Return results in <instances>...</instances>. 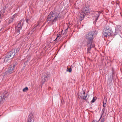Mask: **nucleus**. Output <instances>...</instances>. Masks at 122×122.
<instances>
[{
    "instance_id": "obj_1",
    "label": "nucleus",
    "mask_w": 122,
    "mask_h": 122,
    "mask_svg": "<svg viewBox=\"0 0 122 122\" xmlns=\"http://www.w3.org/2000/svg\"><path fill=\"white\" fill-rule=\"evenodd\" d=\"M62 18L61 14L60 15V13L57 14L55 11H51L47 16L46 22L48 24L50 23L51 25H52Z\"/></svg>"
},
{
    "instance_id": "obj_2",
    "label": "nucleus",
    "mask_w": 122,
    "mask_h": 122,
    "mask_svg": "<svg viewBox=\"0 0 122 122\" xmlns=\"http://www.w3.org/2000/svg\"><path fill=\"white\" fill-rule=\"evenodd\" d=\"M95 33L94 31H91L86 34L85 36V38L87 41V44L88 47L87 51H90L91 49L92 43L95 37L94 36Z\"/></svg>"
},
{
    "instance_id": "obj_3",
    "label": "nucleus",
    "mask_w": 122,
    "mask_h": 122,
    "mask_svg": "<svg viewBox=\"0 0 122 122\" xmlns=\"http://www.w3.org/2000/svg\"><path fill=\"white\" fill-rule=\"evenodd\" d=\"M90 13L89 7H87L86 5L82 9L81 11L80 15V20L81 21L85 17L86 15H88Z\"/></svg>"
},
{
    "instance_id": "obj_4",
    "label": "nucleus",
    "mask_w": 122,
    "mask_h": 122,
    "mask_svg": "<svg viewBox=\"0 0 122 122\" xmlns=\"http://www.w3.org/2000/svg\"><path fill=\"white\" fill-rule=\"evenodd\" d=\"M20 49V48L18 47L13 49L11 51L8 52L7 54V56L11 59L13 58L14 56L17 55V53Z\"/></svg>"
},
{
    "instance_id": "obj_5",
    "label": "nucleus",
    "mask_w": 122,
    "mask_h": 122,
    "mask_svg": "<svg viewBox=\"0 0 122 122\" xmlns=\"http://www.w3.org/2000/svg\"><path fill=\"white\" fill-rule=\"evenodd\" d=\"M103 36L107 37L110 36H113L112 31L109 26H107L103 30L102 32Z\"/></svg>"
},
{
    "instance_id": "obj_6",
    "label": "nucleus",
    "mask_w": 122,
    "mask_h": 122,
    "mask_svg": "<svg viewBox=\"0 0 122 122\" xmlns=\"http://www.w3.org/2000/svg\"><path fill=\"white\" fill-rule=\"evenodd\" d=\"M50 76V74L48 72H46L43 73L42 76L41 78V85H42L49 80Z\"/></svg>"
},
{
    "instance_id": "obj_7",
    "label": "nucleus",
    "mask_w": 122,
    "mask_h": 122,
    "mask_svg": "<svg viewBox=\"0 0 122 122\" xmlns=\"http://www.w3.org/2000/svg\"><path fill=\"white\" fill-rule=\"evenodd\" d=\"M9 94L8 92L4 91L3 94L0 97V103H3L4 102L5 98L7 97L9 95Z\"/></svg>"
},
{
    "instance_id": "obj_8",
    "label": "nucleus",
    "mask_w": 122,
    "mask_h": 122,
    "mask_svg": "<svg viewBox=\"0 0 122 122\" xmlns=\"http://www.w3.org/2000/svg\"><path fill=\"white\" fill-rule=\"evenodd\" d=\"M101 13L100 11H94L92 12V14L95 17V20L96 21L98 20Z\"/></svg>"
},
{
    "instance_id": "obj_9",
    "label": "nucleus",
    "mask_w": 122,
    "mask_h": 122,
    "mask_svg": "<svg viewBox=\"0 0 122 122\" xmlns=\"http://www.w3.org/2000/svg\"><path fill=\"white\" fill-rule=\"evenodd\" d=\"M16 65H14L12 66H10L8 68L7 72L8 73L11 74L14 72V69L15 68Z\"/></svg>"
},
{
    "instance_id": "obj_10",
    "label": "nucleus",
    "mask_w": 122,
    "mask_h": 122,
    "mask_svg": "<svg viewBox=\"0 0 122 122\" xmlns=\"http://www.w3.org/2000/svg\"><path fill=\"white\" fill-rule=\"evenodd\" d=\"M34 117L33 114L30 113L28 117L26 120L27 122H34Z\"/></svg>"
},
{
    "instance_id": "obj_11",
    "label": "nucleus",
    "mask_w": 122,
    "mask_h": 122,
    "mask_svg": "<svg viewBox=\"0 0 122 122\" xmlns=\"http://www.w3.org/2000/svg\"><path fill=\"white\" fill-rule=\"evenodd\" d=\"M119 26H117L115 27V31L114 33L112 31V34L113 35V36H115L118 33V32H119Z\"/></svg>"
},
{
    "instance_id": "obj_12",
    "label": "nucleus",
    "mask_w": 122,
    "mask_h": 122,
    "mask_svg": "<svg viewBox=\"0 0 122 122\" xmlns=\"http://www.w3.org/2000/svg\"><path fill=\"white\" fill-rule=\"evenodd\" d=\"M87 96L86 94L85 95H82L81 96H80V98H81V99H83L86 101L88 99V98H87Z\"/></svg>"
},
{
    "instance_id": "obj_13",
    "label": "nucleus",
    "mask_w": 122,
    "mask_h": 122,
    "mask_svg": "<svg viewBox=\"0 0 122 122\" xmlns=\"http://www.w3.org/2000/svg\"><path fill=\"white\" fill-rule=\"evenodd\" d=\"M107 99L105 97H104V99L103 101V107H106V104L107 102Z\"/></svg>"
},
{
    "instance_id": "obj_14",
    "label": "nucleus",
    "mask_w": 122,
    "mask_h": 122,
    "mask_svg": "<svg viewBox=\"0 0 122 122\" xmlns=\"http://www.w3.org/2000/svg\"><path fill=\"white\" fill-rule=\"evenodd\" d=\"M21 30V29H19L17 28H16V31L15 33L16 34L18 35L20 34V30Z\"/></svg>"
},
{
    "instance_id": "obj_15",
    "label": "nucleus",
    "mask_w": 122,
    "mask_h": 122,
    "mask_svg": "<svg viewBox=\"0 0 122 122\" xmlns=\"http://www.w3.org/2000/svg\"><path fill=\"white\" fill-rule=\"evenodd\" d=\"M4 60L5 61V62L6 63V62L8 60H10L11 59L7 56V55H6L4 57Z\"/></svg>"
},
{
    "instance_id": "obj_16",
    "label": "nucleus",
    "mask_w": 122,
    "mask_h": 122,
    "mask_svg": "<svg viewBox=\"0 0 122 122\" xmlns=\"http://www.w3.org/2000/svg\"><path fill=\"white\" fill-rule=\"evenodd\" d=\"M17 28L19 29H21L22 28V26L21 25V23L20 22L18 23V24L17 27Z\"/></svg>"
},
{
    "instance_id": "obj_17",
    "label": "nucleus",
    "mask_w": 122,
    "mask_h": 122,
    "mask_svg": "<svg viewBox=\"0 0 122 122\" xmlns=\"http://www.w3.org/2000/svg\"><path fill=\"white\" fill-rule=\"evenodd\" d=\"M13 20L14 19L13 18H11L8 21V24H10L12 23L13 22Z\"/></svg>"
},
{
    "instance_id": "obj_18",
    "label": "nucleus",
    "mask_w": 122,
    "mask_h": 122,
    "mask_svg": "<svg viewBox=\"0 0 122 122\" xmlns=\"http://www.w3.org/2000/svg\"><path fill=\"white\" fill-rule=\"evenodd\" d=\"M28 90V88L27 87H26L23 89V92H26Z\"/></svg>"
},
{
    "instance_id": "obj_19",
    "label": "nucleus",
    "mask_w": 122,
    "mask_h": 122,
    "mask_svg": "<svg viewBox=\"0 0 122 122\" xmlns=\"http://www.w3.org/2000/svg\"><path fill=\"white\" fill-rule=\"evenodd\" d=\"M4 59H5L4 57H2L1 58L0 60L1 61L2 63H3L4 62H5V61L4 60Z\"/></svg>"
},
{
    "instance_id": "obj_20",
    "label": "nucleus",
    "mask_w": 122,
    "mask_h": 122,
    "mask_svg": "<svg viewBox=\"0 0 122 122\" xmlns=\"http://www.w3.org/2000/svg\"><path fill=\"white\" fill-rule=\"evenodd\" d=\"M8 73L6 71L3 74V79L4 78H5L7 76V74Z\"/></svg>"
},
{
    "instance_id": "obj_21",
    "label": "nucleus",
    "mask_w": 122,
    "mask_h": 122,
    "mask_svg": "<svg viewBox=\"0 0 122 122\" xmlns=\"http://www.w3.org/2000/svg\"><path fill=\"white\" fill-rule=\"evenodd\" d=\"M66 71H67L69 72H71V71L72 69L71 68V67L70 68H69L67 67V69L66 70Z\"/></svg>"
},
{
    "instance_id": "obj_22",
    "label": "nucleus",
    "mask_w": 122,
    "mask_h": 122,
    "mask_svg": "<svg viewBox=\"0 0 122 122\" xmlns=\"http://www.w3.org/2000/svg\"><path fill=\"white\" fill-rule=\"evenodd\" d=\"M96 97H94L92 99V100L91 102L92 103H93L96 100Z\"/></svg>"
},
{
    "instance_id": "obj_23",
    "label": "nucleus",
    "mask_w": 122,
    "mask_h": 122,
    "mask_svg": "<svg viewBox=\"0 0 122 122\" xmlns=\"http://www.w3.org/2000/svg\"><path fill=\"white\" fill-rule=\"evenodd\" d=\"M29 60H27L25 61L24 63V64L25 65V66H26L27 65V62H29Z\"/></svg>"
},
{
    "instance_id": "obj_24",
    "label": "nucleus",
    "mask_w": 122,
    "mask_h": 122,
    "mask_svg": "<svg viewBox=\"0 0 122 122\" xmlns=\"http://www.w3.org/2000/svg\"><path fill=\"white\" fill-rule=\"evenodd\" d=\"M17 14H14L13 15L12 17V18H13V19H14L15 18V17L16 16H17Z\"/></svg>"
},
{
    "instance_id": "obj_25",
    "label": "nucleus",
    "mask_w": 122,
    "mask_h": 122,
    "mask_svg": "<svg viewBox=\"0 0 122 122\" xmlns=\"http://www.w3.org/2000/svg\"><path fill=\"white\" fill-rule=\"evenodd\" d=\"M105 107L103 108L102 109V114H103V113H104V112H105Z\"/></svg>"
},
{
    "instance_id": "obj_26",
    "label": "nucleus",
    "mask_w": 122,
    "mask_h": 122,
    "mask_svg": "<svg viewBox=\"0 0 122 122\" xmlns=\"http://www.w3.org/2000/svg\"><path fill=\"white\" fill-rule=\"evenodd\" d=\"M105 121V118H102L100 122H104Z\"/></svg>"
},
{
    "instance_id": "obj_27",
    "label": "nucleus",
    "mask_w": 122,
    "mask_h": 122,
    "mask_svg": "<svg viewBox=\"0 0 122 122\" xmlns=\"http://www.w3.org/2000/svg\"><path fill=\"white\" fill-rule=\"evenodd\" d=\"M23 37V36H21L19 38L17 39V40H18L17 41H19V40H20V39H21Z\"/></svg>"
},
{
    "instance_id": "obj_28",
    "label": "nucleus",
    "mask_w": 122,
    "mask_h": 122,
    "mask_svg": "<svg viewBox=\"0 0 122 122\" xmlns=\"http://www.w3.org/2000/svg\"><path fill=\"white\" fill-rule=\"evenodd\" d=\"M114 73L112 71V79H114V78H113V75H114Z\"/></svg>"
},
{
    "instance_id": "obj_29",
    "label": "nucleus",
    "mask_w": 122,
    "mask_h": 122,
    "mask_svg": "<svg viewBox=\"0 0 122 122\" xmlns=\"http://www.w3.org/2000/svg\"><path fill=\"white\" fill-rule=\"evenodd\" d=\"M68 27L65 30V32L66 33L67 32V31L68 30Z\"/></svg>"
},
{
    "instance_id": "obj_30",
    "label": "nucleus",
    "mask_w": 122,
    "mask_h": 122,
    "mask_svg": "<svg viewBox=\"0 0 122 122\" xmlns=\"http://www.w3.org/2000/svg\"><path fill=\"white\" fill-rule=\"evenodd\" d=\"M29 20V19H27L26 20V22L27 23H28Z\"/></svg>"
},
{
    "instance_id": "obj_31",
    "label": "nucleus",
    "mask_w": 122,
    "mask_h": 122,
    "mask_svg": "<svg viewBox=\"0 0 122 122\" xmlns=\"http://www.w3.org/2000/svg\"><path fill=\"white\" fill-rule=\"evenodd\" d=\"M85 91H83V93H82V95H85L86 94H85Z\"/></svg>"
},
{
    "instance_id": "obj_32",
    "label": "nucleus",
    "mask_w": 122,
    "mask_h": 122,
    "mask_svg": "<svg viewBox=\"0 0 122 122\" xmlns=\"http://www.w3.org/2000/svg\"><path fill=\"white\" fill-rule=\"evenodd\" d=\"M102 115H103V114H102V113H101V116L100 117V118L99 119V121L100 120V119L102 118Z\"/></svg>"
},
{
    "instance_id": "obj_33",
    "label": "nucleus",
    "mask_w": 122,
    "mask_h": 122,
    "mask_svg": "<svg viewBox=\"0 0 122 122\" xmlns=\"http://www.w3.org/2000/svg\"><path fill=\"white\" fill-rule=\"evenodd\" d=\"M59 36H57L56 38V39L54 40V41L57 40V38L58 37H59Z\"/></svg>"
},
{
    "instance_id": "obj_34",
    "label": "nucleus",
    "mask_w": 122,
    "mask_h": 122,
    "mask_svg": "<svg viewBox=\"0 0 122 122\" xmlns=\"http://www.w3.org/2000/svg\"><path fill=\"white\" fill-rule=\"evenodd\" d=\"M6 6H5L3 8V9H6Z\"/></svg>"
},
{
    "instance_id": "obj_35",
    "label": "nucleus",
    "mask_w": 122,
    "mask_h": 122,
    "mask_svg": "<svg viewBox=\"0 0 122 122\" xmlns=\"http://www.w3.org/2000/svg\"><path fill=\"white\" fill-rule=\"evenodd\" d=\"M95 45H92V47H94L95 46Z\"/></svg>"
},
{
    "instance_id": "obj_36",
    "label": "nucleus",
    "mask_w": 122,
    "mask_h": 122,
    "mask_svg": "<svg viewBox=\"0 0 122 122\" xmlns=\"http://www.w3.org/2000/svg\"><path fill=\"white\" fill-rule=\"evenodd\" d=\"M80 96H79V95H78V97L79 98H80Z\"/></svg>"
},
{
    "instance_id": "obj_37",
    "label": "nucleus",
    "mask_w": 122,
    "mask_h": 122,
    "mask_svg": "<svg viewBox=\"0 0 122 122\" xmlns=\"http://www.w3.org/2000/svg\"><path fill=\"white\" fill-rule=\"evenodd\" d=\"M82 93H83L82 92H81V95H82Z\"/></svg>"
},
{
    "instance_id": "obj_38",
    "label": "nucleus",
    "mask_w": 122,
    "mask_h": 122,
    "mask_svg": "<svg viewBox=\"0 0 122 122\" xmlns=\"http://www.w3.org/2000/svg\"><path fill=\"white\" fill-rule=\"evenodd\" d=\"M2 28H1L0 29V31H1V30H2Z\"/></svg>"
},
{
    "instance_id": "obj_39",
    "label": "nucleus",
    "mask_w": 122,
    "mask_h": 122,
    "mask_svg": "<svg viewBox=\"0 0 122 122\" xmlns=\"http://www.w3.org/2000/svg\"><path fill=\"white\" fill-rule=\"evenodd\" d=\"M66 122H68V120H66Z\"/></svg>"
},
{
    "instance_id": "obj_40",
    "label": "nucleus",
    "mask_w": 122,
    "mask_h": 122,
    "mask_svg": "<svg viewBox=\"0 0 122 122\" xmlns=\"http://www.w3.org/2000/svg\"><path fill=\"white\" fill-rule=\"evenodd\" d=\"M93 122H95L94 120H93Z\"/></svg>"
}]
</instances>
